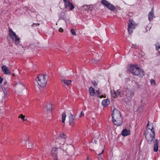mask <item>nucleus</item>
I'll return each mask as SVG.
<instances>
[{
    "mask_svg": "<svg viewBox=\"0 0 160 160\" xmlns=\"http://www.w3.org/2000/svg\"><path fill=\"white\" fill-rule=\"evenodd\" d=\"M4 83L5 84H6L7 83V82H4Z\"/></svg>",
    "mask_w": 160,
    "mask_h": 160,
    "instance_id": "nucleus-41",
    "label": "nucleus"
},
{
    "mask_svg": "<svg viewBox=\"0 0 160 160\" xmlns=\"http://www.w3.org/2000/svg\"><path fill=\"white\" fill-rule=\"evenodd\" d=\"M39 25V24H38V23H33L32 25V26H34V27L35 26V25Z\"/></svg>",
    "mask_w": 160,
    "mask_h": 160,
    "instance_id": "nucleus-40",
    "label": "nucleus"
},
{
    "mask_svg": "<svg viewBox=\"0 0 160 160\" xmlns=\"http://www.w3.org/2000/svg\"><path fill=\"white\" fill-rule=\"evenodd\" d=\"M57 141L59 144L63 145L66 141V138H58Z\"/></svg>",
    "mask_w": 160,
    "mask_h": 160,
    "instance_id": "nucleus-15",
    "label": "nucleus"
},
{
    "mask_svg": "<svg viewBox=\"0 0 160 160\" xmlns=\"http://www.w3.org/2000/svg\"><path fill=\"white\" fill-rule=\"evenodd\" d=\"M135 75L139 76L140 77H143L144 75V72L140 68L138 69V70H136L135 72Z\"/></svg>",
    "mask_w": 160,
    "mask_h": 160,
    "instance_id": "nucleus-12",
    "label": "nucleus"
},
{
    "mask_svg": "<svg viewBox=\"0 0 160 160\" xmlns=\"http://www.w3.org/2000/svg\"><path fill=\"white\" fill-rule=\"evenodd\" d=\"M158 139H156L153 142L154 143V151L155 152H157L158 151Z\"/></svg>",
    "mask_w": 160,
    "mask_h": 160,
    "instance_id": "nucleus-16",
    "label": "nucleus"
},
{
    "mask_svg": "<svg viewBox=\"0 0 160 160\" xmlns=\"http://www.w3.org/2000/svg\"><path fill=\"white\" fill-rule=\"evenodd\" d=\"M156 48L157 50H159L160 49V44L158 43H157L156 44Z\"/></svg>",
    "mask_w": 160,
    "mask_h": 160,
    "instance_id": "nucleus-28",
    "label": "nucleus"
},
{
    "mask_svg": "<svg viewBox=\"0 0 160 160\" xmlns=\"http://www.w3.org/2000/svg\"><path fill=\"white\" fill-rule=\"evenodd\" d=\"M46 108H47V110L51 111L52 109V104L48 103Z\"/></svg>",
    "mask_w": 160,
    "mask_h": 160,
    "instance_id": "nucleus-24",
    "label": "nucleus"
},
{
    "mask_svg": "<svg viewBox=\"0 0 160 160\" xmlns=\"http://www.w3.org/2000/svg\"><path fill=\"white\" fill-rule=\"evenodd\" d=\"M101 3L105 6L108 9L111 10L115 9V7L108 1L106 0H102L101 1Z\"/></svg>",
    "mask_w": 160,
    "mask_h": 160,
    "instance_id": "nucleus-6",
    "label": "nucleus"
},
{
    "mask_svg": "<svg viewBox=\"0 0 160 160\" xmlns=\"http://www.w3.org/2000/svg\"><path fill=\"white\" fill-rule=\"evenodd\" d=\"M65 7L66 8H67L71 3L69 0H65L64 1Z\"/></svg>",
    "mask_w": 160,
    "mask_h": 160,
    "instance_id": "nucleus-23",
    "label": "nucleus"
},
{
    "mask_svg": "<svg viewBox=\"0 0 160 160\" xmlns=\"http://www.w3.org/2000/svg\"><path fill=\"white\" fill-rule=\"evenodd\" d=\"M137 25L133 20L132 19L129 20L128 27V30L129 33H131L133 32V30L135 28Z\"/></svg>",
    "mask_w": 160,
    "mask_h": 160,
    "instance_id": "nucleus-5",
    "label": "nucleus"
},
{
    "mask_svg": "<svg viewBox=\"0 0 160 160\" xmlns=\"http://www.w3.org/2000/svg\"><path fill=\"white\" fill-rule=\"evenodd\" d=\"M103 106L105 107L108 106L110 103V101L108 99H107L102 100V102Z\"/></svg>",
    "mask_w": 160,
    "mask_h": 160,
    "instance_id": "nucleus-19",
    "label": "nucleus"
},
{
    "mask_svg": "<svg viewBox=\"0 0 160 160\" xmlns=\"http://www.w3.org/2000/svg\"><path fill=\"white\" fill-rule=\"evenodd\" d=\"M142 108V107H139V108Z\"/></svg>",
    "mask_w": 160,
    "mask_h": 160,
    "instance_id": "nucleus-44",
    "label": "nucleus"
},
{
    "mask_svg": "<svg viewBox=\"0 0 160 160\" xmlns=\"http://www.w3.org/2000/svg\"><path fill=\"white\" fill-rule=\"evenodd\" d=\"M84 116V113L83 111H82L81 112V114L79 116V117L81 118L83 117Z\"/></svg>",
    "mask_w": 160,
    "mask_h": 160,
    "instance_id": "nucleus-33",
    "label": "nucleus"
},
{
    "mask_svg": "<svg viewBox=\"0 0 160 160\" xmlns=\"http://www.w3.org/2000/svg\"><path fill=\"white\" fill-rule=\"evenodd\" d=\"M104 149H103V150H102V152H101V153H99V154H98V155L99 157L103 153V152H104Z\"/></svg>",
    "mask_w": 160,
    "mask_h": 160,
    "instance_id": "nucleus-37",
    "label": "nucleus"
},
{
    "mask_svg": "<svg viewBox=\"0 0 160 160\" xmlns=\"http://www.w3.org/2000/svg\"><path fill=\"white\" fill-rule=\"evenodd\" d=\"M58 148L54 147L51 150V155L55 160H57L58 159Z\"/></svg>",
    "mask_w": 160,
    "mask_h": 160,
    "instance_id": "nucleus-10",
    "label": "nucleus"
},
{
    "mask_svg": "<svg viewBox=\"0 0 160 160\" xmlns=\"http://www.w3.org/2000/svg\"><path fill=\"white\" fill-rule=\"evenodd\" d=\"M66 115L65 113H63L62 114V121L63 123H64L65 121Z\"/></svg>",
    "mask_w": 160,
    "mask_h": 160,
    "instance_id": "nucleus-25",
    "label": "nucleus"
},
{
    "mask_svg": "<svg viewBox=\"0 0 160 160\" xmlns=\"http://www.w3.org/2000/svg\"><path fill=\"white\" fill-rule=\"evenodd\" d=\"M15 87L16 91L17 92L20 93L24 88V86L22 83L19 82L15 84Z\"/></svg>",
    "mask_w": 160,
    "mask_h": 160,
    "instance_id": "nucleus-7",
    "label": "nucleus"
},
{
    "mask_svg": "<svg viewBox=\"0 0 160 160\" xmlns=\"http://www.w3.org/2000/svg\"><path fill=\"white\" fill-rule=\"evenodd\" d=\"M2 69L4 74L7 75H10L11 74L10 71L6 66L3 65L2 67Z\"/></svg>",
    "mask_w": 160,
    "mask_h": 160,
    "instance_id": "nucleus-13",
    "label": "nucleus"
},
{
    "mask_svg": "<svg viewBox=\"0 0 160 160\" xmlns=\"http://www.w3.org/2000/svg\"><path fill=\"white\" fill-rule=\"evenodd\" d=\"M9 34L10 38L13 42H15L16 44H18L20 42L19 38L11 29L9 30Z\"/></svg>",
    "mask_w": 160,
    "mask_h": 160,
    "instance_id": "nucleus-4",
    "label": "nucleus"
},
{
    "mask_svg": "<svg viewBox=\"0 0 160 160\" xmlns=\"http://www.w3.org/2000/svg\"><path fill=\"white\" fill-rule=\"evenodd\" d=\"M148 29H149H149H150V28H148Z\"/></svg>",
    "mask_w": 160,
    "mask_h": 160,
    "instance_id": "nucleus-45",
    "label": "nucleus"
},
{
    "mask_svg": "<svg viewBox=\"0 0 160 160\" xmlns=\"http://www.w3.org/2000/svg\"><path fill=\"white\" fill-rule=\"evenodd\" d=\"M96 93L98 97H99L101 98L104 97L103 95L100 96V92L99 90L96 91Z\"/></svg>",
    "mask_w": 160,
    "mask_h": 160,
    "instance_id": "nucleus-27",
    "label": "nucleus"
},
{
    "mask_svg": "<svg viewBox=\"0 0 160 160\" xmlns=\"http://www.w3.org/2000/svg\"><path fill=\"white\" fill-rule=\"evenodd\" d=\"M66 138V136L64 134V133H63L61 132L59 136V137L58 138Z\"/></svg>",
    "mask_w": 160,
    "mask_h": 160,
    "instance_id": "nucleus-29",
    "label": "nucleus"
},
{
    "mask_svg": "<svg viewBox=\"0 0 160 160\" xmlns=\"http://www.w3.org/2000/svg\"><path fill=\"white\" fill-rule=\"evenodd\" d=\"M27 146L28 148H31L32 147V145H30V143H28L27 145Z\"/></svg>",
    "mask_w": 160,
    "mask_h": 160,
    "instance_id": "nucleus-35",
    "label": "nucleus"
},
{
    "mask_svg": "<svg viewBox=\"0 0 160 160\" xmlns=\"http://www.w3.org/2000/svg\"><path fill=\"white\" fill-rule=\"evenodd\" d=\"M68 7H70V9L71 10H72L74 8V6L71 3L70 4V5Z\"/></svg>",
    "mask_w": 160,
    "mask_h": 160,
    "instance_id": "nucleus-30",
    "label": "nucleus"
},
{
    "mask_svg": "<svg viewBox=\"0 0 160 160\" xmlns=\"http://www.w3.org/2000/svg\"><path fill=\"white\" fill-rule=\"evenodd\" d=\"M134 92L128 89L126 90V96L128 99H131L134 95Z\"/></svg>",
    "mask_w": 160,
    "mask_h": 160,
    "instance_id": "nucleus-14",
    "label": "nucleus"
},
{
    "mask_svg": "<svg viewBox=\"0 0 160 160\" xmlns=\"http://www.w3.org/2000/svg\"><path fill=\"white\" fill-rule=\"evenodd\" d=\"M59 31L60 32H62L63 31V30L62 28H59Z\"/></svg>",
    "mask_w": 160,
    "mask_h": 160,
    "instance_id": "nucleus-36",
    "label": "nucleus"
},
{
    "mask_svg": "<svg viewBox=\"0 0 160 160\" xmlns=\"http://www.w3.org/2000/svg\"><path fill=\"white\" fill-rule=\"evenodd\" d=\"M150 82L152 85H155V82L154 80L153 79H152L151 80Z\"/></svg>",
    "mask_w": 160,
    "mask_h": 160,
    "instance_id": "nucleus-31",
    "label": "nucleus"
},
{
    "mask_svg": "<svg viewBox=\"0 0 160 160\" xmlns=\"http://www.w3.org/2000/svg\"><path fill=\"white\" fill-rule=\"evenodd\" d=\"M3 81V78L0 77V83H1Z\"/></svg>",
    "mask_w": 160,
    "mask_h": 160,
    "instance_id": "nucleus-38",
    "label": "nucleus"
},
{
    "mask_svg": "<svg viewBox=\"0 0 160 160\" xmlns=\"http://www.w3.org/2000/svg\"><path fill=\"white\" fill-rule=\"evenodd\" d=\"M112 116V121L114 125L119 126L122 124V118L121 113L118 110L115 109L113 111Z\"/></svg>",
    "mask_w": 160,
    "mask_h": 160,
    "instance_id": "nucleus-2",
    "label": "nucleus"
},
{
    "mask_svg": "<svg viewBox=\"0 0 160 160\" xmlns=\"http://www.w3.org/2000/svg\"><path fill=\"white\" fill-rule=\"evenodd\" d=\"M89 92L91 96H93L95 94V89L92 87H91L89 88Z\"/></svg>",
    "mask_w": 160,
    "mask_h": 160,
    "instance_id": "nucleus-21",
    "label": "nucleus"
},
{
    "mask_svg": "<svg viewBox=\"0 0 160 160\" xmlns=\"http://www.w3.org/2000/svg\"><path fill=\"white\" fill-rule=\"evenodd\" d=\"M93 142H94L95 143H96V142L95 140Z\"/></svg>",
    "mask_w": 160,
    "mask_h": 160,
    "instance_id": "nucleus-42",
    "label": "nucleus"
},
{
    "mask_svg": "<svg viewBox=\"0 0 160 160\" xmlns=\"http://www.w3.org/2000/svg\"><path fill=\"white\" fill-rule=\"evenodd\" d=\"M147 28H146V32H147L148 31V30H147Z\"/></svg>",
    "mask_w": 160,
    "mask_h": 160,
    "instance_id": "nucleus-43",
    "label": "nucleus"
},
{
    "mask_svg": "<svg viewBox=\"0 0 160 160\" xmlns=\"http://www.w3.org/2000/svg\"><path fill=\"white\" fill-rule=\"evenodd\" d=\"M147 125V128L145 131V138L149 144H151L153 139L154 138L155 133L152 123L149 124V122Z\"/></svg>",
    "mask_w": 160,
    "mask_h": 160,
    "instance_id": "nucleus-1",
    "label": "nucleus"
},
{
    "mask_svg": "<svg viewBox=\"0 0 160 160\" xmlns=\"http://www.w3.org/2000/svg\"><path fill=\"white\" fill-rule=\"evenodd\" d=\"M68 118L70 125L72 127L73 126L75 123L76 120V118L75 116L71 113Z\"/></svg>",
    "mask_w": 160,
    "mask_h": 160,
    "instance_id": "nucleus-8",
    "label": "nucleus"
},
{
    "mask_svg": "<svg viewBox=\"0 0 160 160\" xmlns=\"http://www.w3.org/2000/svg\"><path fill=\"white\" fill-rule=\"evenodd\" d=\"M61 80L62 82L64 83V84L67 85H70L71 83V80L66 79L63 78L62 77V78H61Z\"/></svg>",
    "mask_w": 160,
    "mask_h": 160,
    "instance_id": "nucleus-18",
    "label": "nucleus"
},
{
    "mask_svg": "<svg viewBox=\"0 0 160 160\" xmlns=\"http://www.w3.org/2000/svg\"><path fill=\"white\" fill-rule=\"evenodd\" d=\"M111 94L112 97L114 98H117L119 97H122L120 90L119 89L117 91L113 90V92H111Z\"/></svg>",
    "mask_w": 160,
    "mask_h": 160,
    "instance_id": "nucleus-11",
    "label": "nucleus"
},
{
    "mask_svg": "<svg viewBox=\"0 0 160 160\" xmlns=\"http://www.w3.org/2000/svg\"><path fill=\"white\" fill-rule=\"evenodd\" d=\"M46 75L41 74L39 75L36 78V80L39 85L41 87H45L47 83L46 80Z\"/></svg>",
    "mask_w": 160,
    "mask_h": 160,
    "instance_id": "nucleus-3",
    "label": "nucleus"
},
{
    "mask_svg": "<svg viewBox=\"0 0 160 160\" xmlns=\"http://www.w3.org/2000/svg\"><path fill=\"white\" fill-rule=\"evenodd\" d=\"M130 134V130L125 129H123L122 132V135L124 137L127 136Z\"/></svg>",
    "mask_w": 160,
    "mask_h": 160,
    "instance_id": "nucleus-17",
    "label": "nucleus"
},
{
    "mask_svg": "<svg viewBox=\"0 0 160 160\" xmlns=\"http://www.w3.org/2000/svg\"><path fill=\"white\" fill-rule=\"evenodd\" d=\"M133 46V47H134L135 48H138V45H134L133 44H132Z\"/></svg>",
    "mask_w": 160,
    "mask_h": 160,
    "instance_id": "nucleus-39",
    "label": "nucleus"
},
{
    "mask_svg": "<svg viewBox=\"0 0 160 160\" xmlns=\"http://www.w3.org/2000/svg\"><path fill=\"white\" fill-rule=\"evenodd\" d=\"M19 118H21L23 121H26L27 119L25 118V116L23 115L22 114H21L18 117Z\"/></svg>",
    "mask_w": 160,
    "mask_h": 160,
    "instance_id": "nucleus-26",
    "label": "nucleus"
},
{
    "mask_svg": "<svg viewBox=\"0 0 160 160\" xmlns=\"http://www.w3.org/2000/svg\"><path fill=\"white\" fill-rule=\"evenodd\" d=\"M71 32L72 34L73 35H76V32H75V31H74V30L73 29H72L71 30Z\"/></svg>",
    "mask_w": 160,
    "mask_h": 160,
    "instance_id": "nucleus-32",
    "label": "nucleus"
},
{
    "mask_svg": "<svg viewBox=\"0 0 160 160\" xmlns=\"http://www.w3.org/2000/svg\"><path fill=\"white\" fill-rule=\"evenodd\" d=\"M92 5H84L83 6V7L84 10L86 11H88L89 10H91L92 9L91 8V6H92Z\"/></svg>",
    "mask_w": 160,
    "mask_h": 160,
    "instance_id": "nucleus-22",
    "label": "nucleus"
},
{
    "mask_svg": "<svg viewBox=\"0 0 160 160\" xmlns=\"http://www.w3.org/2000/svg\"><path fill=\"white\" fill-rule=\"evenodd\" d=\"M92 83L94 86H97L98 85V83L95 81L93 82H92Z\"/></svg>",
    "mask_w": 160,
    "mask_h": 160,
    "instance_id": "nucleus-34",
    "label": "nucleus"
},
{
    "mask_svg": "<svg viewBox=\"0 0 160 160\" xmlns=\"http://www.w3.org/2000/svg\"><path fill=\"white\" fill-rule=\"evenodd\" d=\"M154 17L153 11L152 9L148 15V19L149 21H151L153 19Z\"/></svg>",
    "mask_w": 160,
    "mask_h": 160,
    "instance_id": "nucleus-20",
    "label": "nucleus"
},
{
    "mask_svg": "<svg viewBox=\"0 0 160 160\" xmlns=\"http://www.w3.org/2000/svg\"><path fill=\"white\" fill-rule=\"evenodd\" d=\"M140 68L139 67H138L137 65L131 64L129 67V70L134 75L135 72Z\"/></svg>",
    "mask_w": 160,
    "mask_h": 160,
    "instance_id": "nucleus-9",
    "label": "nucleus"
}]
</instances>
